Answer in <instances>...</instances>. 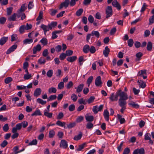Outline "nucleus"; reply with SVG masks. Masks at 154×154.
<instances>
[{
  "label": "nucleus",
  "instance_id": "obj_62",
  "mask_svg": "<svg viewBox=\"0 0 154 154\" xmlns=\"http://www.w3.org/2000/svg\"><path fill=\"white\" fill-rule=\"evenodd\" d=\"M26 86L23 85H17V88L19 90L26 89Z\"/></svg>",
  "mask_w": 154,
  "mask_h": 154
},
{
  "label": "nucleus",
  "instance_id": "obj_44",
  "mask_svg": "<svg viewBox=\"0 0 154 154\" xmlns=\"http://www.w3.org/2000/svg\"><path fill=\"white\" fill-rule=\"evenodd\" d=\"M37 102L39 103H40L42 105L45 104L46 103V101L43 100L42 99L38 98L37 100Z\"/></svg>",
  "mask_w": 154,
  "mask_h": 154
},
{
  "label": "nucleus",
  "instance_id": "obj_48",
  "mask_svg": "<svg viewBox=\"0 0 154 154\" xmlns=\"http://www.w3.org/2000/svg\"><path fill=\"white\" fill-rule=\"evenodd\" d=\"M64 84L63 82H60L58 85V89H63L64 87Z\"/></svg>",
  "mask_w": 154,
  "mask_h": 154
},
{
  "label": "nucleus",
  "instance_id": "obj_58",
  "mask_svg": "<svg viewBox=\"0 0 154 154\" xmlns=\"http://www.w3.org/2000/svg\"><path fill=\"white\" fill-rule=\"evenodd\" d=\"M43 18V12L42 11H40L39 13V15L38 17L36 18L37 21L40 20Z\"/></svg>",
  "mask_w": 154,
  "mask_h": 154
},
{
  "label": "nucleus",
  "instance_id": "obj_56",
  "mask_svg": "<svg viewBox=\"0 0 154 154\" xmlns=\"http://www.w3.org/2000/svg\"><path fill=\"white\" fill-rule=\"evenodd\" d=\"M37 143V140L36 139L33 140L31 142L29 143L28 146L36 145Z\"/></svg>",
  "mask_w": 154,
  "mask_h": 154
},
{
  "label": "nucleus",
  "instance_id": "obj_27",
  "mask_svg": "<svg viewBox=\"0 0 154 154\" xmlns=\"http://www.w3.org/2000/svg\"><path fill=\"white\" fill-rule=\"evenodd\" d=\"M91 33L92 36H94L97 38H99L100 37V34L98 31L93 30Z\"/></svg>",
  "mask_w": 154,
  "mask_h": 154
},
{
  "label": "nucleus",
  "instance_id": "obj_47",
  "mask_svg": "<svg viewBox=\"0 0 154 154\" xmlns=\"http://www.w3.org/2000/svg\"><path fill=\"white\" fill-rule=\"evenodd\" d=\"M26 8V4H24L22 5L19 11L20 12L24 11Z\"/></svg>",
  "mask_w": 154,
  "mask_h": 154
},
{
  "label": "nucleus",
  "instance_id": "obj_52",
  "mask_svg": "<svg viewBox=\"0 0 154 154\" xmlns=\"http://www.w3.org/2000/svg\"><path fill=\"white\" fill-rule=\"evenodd\" d=\"M154 23V15L151 17L149 19V24L151 25Z\"/></svg>",
  "mask_w": 154,
  "mask_h": 154
},
{
  "label": "nucleus",
  "instance_id": "obj_29",
  "mask_svg": "<svg viewBox=\"0 0 154 154\" xmlns=\"http://www.w3.org/2000/svg\"><path fill=\"white\" fill-rule=\"evenodd\" d=\"M77 59V57L75 56H73L68 57L66 58L67 60L70 62H73L75 61Z\"/></svg>",
  "mask_w": 154,
  "mask_h": 154
},
{
  "label": "nucleus",
  "instance_id": "obj_53",
  "mask_svg": "<svg viewBox=\"0 0 154 154\" xmlns=\"http://www.w3.org/2000/svg\"><path fill=\"white\" fill-rule=\"evenodd\" d=\"M12 80V78L11 77H8L5 80V82L6 84H8Z\"/></svg>",
  "mask_w": 154,
  "mask_h": 154
},
{
  "label": "nucleus",
  "instance_id": "obj_4",
  "mask_svg": "<svg viewBox=\"0 0 154 154\" xmlns=\"http://www.w3.org/2000/svg\"><path fill=\"white\" fill-rule=\"evenodd\" d=\"M119 96L120 97L119 99L127 100L128 98V95L126 93L124 92H121L119 94Z\"/></svg>",
  "mask_w": 154,
  "mask_h": 154
},
{
  "label": "nucleus",
  "instance_id": "obj_3",
  "mask_svg": "<svg viewBox=\"0 0 154 154\" xmlns=\"http://www.w3.org/2000/svg\"><path fill=\"white\" fill-rule=\"evenodd\" d=\"M101 77L100 76H98L95 79V84L97 86H101L102 84Z\"/></svg>",
  "mask_w": 154,
  "mask_h": 154
},
{
  "label": "nucleus",
  "instance_id": "obj_35",
  "mask_svg": "<svg viewBox=\"0 0 154 154\" xmlns=\"http://www.w3.org/2000/svg\"><path fill=\"white\" fill-rule=\"evenodd\" d=\"M57 90L54 87H51L48 89V92L50 94L52 93H55L56 92Z\"/></svg>",
  "mask_w": 154,
  "mask_h": 154
},
{
  "label": "nucleus",
  "instance_id": "obj_11",
  "mask_svg": "<svg viewBox=\"0 0 154 154\" xmlns=\"http://www.w3.org/2000/svg\"><path fill=\"white\" fill-rule=\"evenodd\" d=\"M112 5L114 7L116 8L118 10H120L121 7L116 0H114L112 2Z\"/></svg>",
  "mask_w": 154,
  "mask_h": 154
},
{
  "label": "nucleus",
  "instance_id": "obj_64",
  "mask_svg": "<svg viewBox=\"0 0 154 154\" xmlns=\"http://www.w3.org/2000/svg\"><path fill=\"white\" fill-rule=\"evenodd\" d=\"M88 20L89 22L91 23H93L94 21V18L91 15H90L89 16Z\"/></svg>",
  "mask_w": 154,
  "mask_h": 154
},
{
  "label": "nucleus",
  "instance_id": "obj_30",
  "mask_svg": "<svg viewBox=\"0 0 154 154\" xmlns=\"http://www.w3.org/2000/svg\"><path fill=\"white\" fill-rule=\"evenodd\" d=\"M33 40L32 38L30 39H26L24 40L23 41V44L26 45L28 44H30L32 42Z\"/></svg>",
  "mask_w": 154,
  "mask_h": 154
},
{
  "label": "nucleus",
  "instance_id": "obj_46",
  "mask_svg": "<svg viewBox=\"0 0 154 154\" xmlns=\"http://www.w3.org/2000/svg\"><path fill=\"white\" fill-rule=\"evenodd\" d=\"M3 130L5 132H7L9 129L8 124H5L3 127Z\"/></svg>",
  "mask_w": 154,
  "mask_h": 154
},
{
  "label": "nucleus",
  "instance_id": "obj_9",
  "mask_svg": "<svg viewBox=\"0 0 154 154\" xmlns=\"http://www.w3.org/2000/svg\"><path fill=\"white\" fill-rule=\"evenodd\" d=\"M119 97V94H116L115 95H114V93H112L110 95L109 99L112 101H117L118 100Z\"/></svg>",
  "mask_w": 154,
  "mask_h": 154
},
{
  "label": "nucleus",
  "instance_id": "obj_22",
  "mask_svg": "<svg viewBox=\"0 0 154 154\" xmlns=\"http://www.w3.org/2000/svg\"><path fill=\"white\" fill-rule=\"evenodd\" d=\"M82 133L81 132H80L79 134L77 135H75L74 136L73 139L75 140H80L82 137Z\"/></svg>",
  "mask_w": 154,
  "mask_h": 154
},
{
  "label": "nucleus",
  "instance_id": "obj_61",
  "mask_svg": "<svg viewBox=\"0 0 154 154\" xmlns=\"http://www.w3.org/2000/svg\"><path fill=\"white\" fill-rule=\"evenodd\" d=\"M17 35L16 34H13L11 36V41L13 42L17 39Z\"/></svg>",
  "mask_w": 154,
  "mask_h": 154
},
{
  "label": "nucleus",
  "instance_id": "obj_33",
  "mask_svg": "<svg viewBox=\"0 0 154 154\" xmlns=\"http://www.w3.org/2000/svg\"><path fill=\"white\" fill-rule=\"evenodd\" d=\"M38 62L40 64H44L46 62L45 59L43 57H40L38 60Z\"/></svg>",
  "mask_w": 154,
  "mask_h": 154
},
{
  "label": "nucleus",
  "instance_id": "obj_7",
  "mask_svg": "<svg viewBox=\"0 0 154 154\" xmlns=\"http://www.w3.org/2000/svg\"><path fill=\"white\" fill-rule=\"evenodd\" d=\"M42 49L41 46L39 45H37L35 47H34L33 49V53L35 54L37 52L39 51Z\"/></svg>",
  "mask_w": 154,
  "mask_h": 154
},
{
  "label": "nucleus",
  "instance_id": "obj_14",
  "mask_svg": "<svg viewBox=\"0 0 154 154\" xmlns=\"http://www.w3.org/2000/svg\"><path fill=\"white\" fill-rule=\"evenodd\" d=\"M8 39V37L4 36L0 40V45H3L6 42Z\"/></svg>",
  "mask_w": 154,
  "mask_h": 154
},
{
  "label": "nucleus",
  "instance_id": "obj_8",
  "mask_svg": "<svg viewBox=\"0 0 154 154\" xmlns=\"http://www.w3.org/2000/svg\"><path fill=\"white\" fill-rule=\"evenodd\" d=\"M60 146L61 148L66 149L68 146L67 143L65 140H62L60 143Z\"/></svg>",
  "mask_w": 154,
  "mask_h": 154
},
{
  "label": "nucleus",
  "instance_id": "obj_24",
  "mask_svg": "<svg viewBox=\"0 0 154 154\" xmlns=\"http://www.w3.org/2000/svg\"><path fill=\"white\" fill-rule=\"evenodd\" d=\"M42 115L40 110L39 109H36L33 113L31 114V116H41Z\"/></svg>",
  "mask_w": 154,
  "mask_h": 154
},
{
  "label": "nucleus",
  "instance_id": "obj_43",
  "mask_svg": "<svg viewBox=\"0 0 154 154\" xmlns=\"http://www.w3.org/2000/svg\"><path fill=\"white\" fill-rule=\"evenodd\" d=\"M147 7V5H146V4L145 3H144L143 5L140 12H143L144 11Z\"/></svg>",
  "mask_w": 154,
  "mask_h": 154
},
{
  "label": "nucleus",
  "instance_id": "obj_10",
  "mask_svg": "<svg viewBox=\"0 0 154 154\" xmlns=\"http://www.w3.org/2000/svg\"><path fill=\"white\" fill-rule=\"evenodd\" d=\"M41 28L44 31V34L45 35H46V32L47 31H49L50 29L49 28V27L48 25L47 26L44 24H42L41 26Z\"/></svg>",
  "mask_w": 154,
  "mask_h": 154
},
{
  "label": "nucleus",
  "instance_id": "obj_13",
  "mask_svg": "<svg viewBox=\"0 0 154 154\" xmlns=\"http://www.w3.org/2000/svg\"><path fill=\"white\" fill-rule=\"evenodd\" d=\"M126 100H124L119 99V105L120 107L126 106Z\"/></svg>",
  "mask_w": 154,
  "mask_h": 154
},
{
  "label": "nucleus",
  "instance_id": "obj_60",
  "mask_svg": "<svg viewBox=\"0 0 154 154\" xmlns=\"http://www.w3.org/2000/svg\"><path fill=\"white\" fill-rule=\"evenodd\" d=\"M92 111L94 113H97L99 111L98 110V106H93L92 109Z\"/></svg>",
  "mask_w": 154,
  "mask_h": 154
},
{
  "label": "nucleus",
  "instance_id": "obj_59",
  "mask_svg": "<svg viewBox=\"0 0 154 154\" xmlns=\"http://www.w3.org/2000/svg\"><path fill=\"white\" fill-rule=\"evenodd\" d=\"M89 51L92 54L94 53L96 51L95 48L93 46H91L90 48V47Z\"/></svg>",
  "mask_w": 154,
  "mask_h": 154
},
{
  "label": "nucleus",
  "instance_id": "obj_5",
  "mask_svg": "<svg viewBox=\"0 0 154 154\" xmlns=\"http://www.w3.org/2000/svg\"><path fill=\"white\" fill-rule=\"evenodd\" d=\"M69 4V0H65V1L62 3L59 7V8L60 9H61L63 7L67 8Z\"/></svg>",
  "mask_w": 154,
  "mask_h": 154
},
{
  "label": "nucleus",
  "instance_id": "obj_1",
  "mask_svg": "<svg viewBox=\"0 0 154 154\" xmlns=\"http://www.w3.org/2000/svg\"><path fill=\"white\" fill-rule=\"evenodd\" d=\"M106 18H108L112 15V10L111 6H107L106 8Z\"/></svg>",
  "mask_w": 154,
  "mask_h": 154
},
{
  "label": "nucleus",
  "instance_id": "obj_2",
  "mask_svg": "<svg viewBox=\"0 0 154 154\" xmlns=\"http://www.w3.org/2000/svg\"><path fill=\"white\" fill-rule=\"evenodd\" d=\"M137 76L142 77L144 79H145L147 78L146 70H143L140 71L137 74Z\"/></svg>",
  "mask_w": 154,
  "mask_h": 154
},
{
  "label": "nucleus",
  "instance_id": "obj_12",
  "mask_svg": "<svg viewBox=\"0 0 154 154\" xmlns=\"http://www.w3.org/2000/svg\"><path fill=\"white\" fill-rule=\"evenodd\" d=\"M42 92V90L40 88H37L34 91V95L36 97L39 96Z\"/></svg>",
  "mask_w": 154,
  "mask_h": 154
},
{
  "label": "nucleus",
  "instance_id": "obj_42",
  "mask_svg": "<svg viewBox=\"0 0 154 154\" xmlns=\"http://www.w3.org/2000/svg\"><path fill=\"white\" fill-rule=\"evenodd\" d=\"M71 98L73 102H75L77 99L78 97L75 94H72Z\"/></svg>",
  "mask_w": 154,
  "mask_h": 154
},
{
  "label": "nucleus",
  "instance_id": "obj_36",
  "mask_svg": "<svg viewBox=\"0 0 154 154\" xmlns=\"http://www.w3.org/2000/svg\"><path fill=\"white\" fill-rule=\"evenodd\" d=\"M53 71L52 69L49 70L47 72V76L49 78H51L53 75Z\"/></svg>",
  "mask_w": 154,
  "mask_h": 154
},
{
  "label": "nucleus",
  "instance_id": "obj_49",
  "mask_svg": "<svg viewBox=\"0 0 154 154\" xmlns=\"http://www.w3.org/2000/svg\"><path fill=\"white\" fill-rule=\"evenodd\" d=\"M93 79V77L92 76H90L87 80V83L88 84V87H89L90 84L92 82Z\"/></svg>",
  "mask_w": 154,
  "mask_h": 154
},
{
  "label": "nucleus",
  "instance_id": "obj_17",
  "mask_svg": "<svg viewBox=\"0 0 154 154\" xmlns=\"http://www.w3.org/2000/svg\"><path fill=\"white\" fill-rule=\"evenodd\" d=\"M137 83L140 88H143L146 86L145 83L141 80H138L137 81Z\"/></svg>",
  "mask_w": 154,
  "mask_h": 154
},
{
  "label": "nucleus",
  "instance_id": "obj_26",
  "mask_svg": "<svg viewBox=\"0 0 154 154\" xmlns=\"http://www.w3.org/2000/svg\"><path fill=\"white\" fill-rule=\"evenodd\" d=\"M24 150V149H23L21 150L18 151V147L17 146H15L14 147L13 149V150L14 152V154H17V153L23 151Z\"/></svg>",
  "mask_w": 154,
  "mask_h": 154
},
{
  "label": "nucleus",
  "instance_id": "obj_34",
  "mask_svg": "<svg viewBox=\"0 0 154 154\" xmlns=\"http://www.w3.org/2000/svg\"><path fill=\"white\" fill-rule=\"evenodd\" d=\"M152 42H148L147 46V49L148 51H151L152 48Z\"/></svg>",
  "mask_w": 154,
  "mask_h": 154
},
{
  "label": "nucleus",
  "instance_id": "obj_16",
  "mask_svg": "<svg viewBox=\"0 0 154 154\" xmlns=\"http://www.w3.org/2000/svg\"><path fill=\"white\" fill-rule=\"evenodd\" d=\"M84 85L83 84H81L77 87V88L75 87V88L77 89L76 92L79 93L80 92L82 91L84 87Z\"/></svg>",
  "mask_w": 154,
  "mask_h": 154
},
{
  "label": "nucleus",
  "instance_id": "obj_45",
  "mask_svg": "<svg viewBox=\"0 0 154 154\" xmlns=\"http://www.w3.org/2000/svg\"><path fill=\"white\" fill-rule=\"evenodd\" d=\"M134 41L132 39H130L128 41V45L130 47H132L134 44Z\"/></svg>",
  "mask_w": 154,
  "mask_h": 154
},
{
  "label": "nucleus",
  "instance_id": "obj_41",
  "mask_svg": "<svg viewBox=\"0 0 154 154\" xmlns=\"http://www.w3.org/2000/svg\"><path fill=\"white\" fill-rule=\"evenodd\" d=\"M83 11L82 8H80L76 12V14L78 16H79L82 14Z\"/></svg>",
  "mask_w": 154,
  "mask_h": 154
},
{
  "label": "nucleus",
  "instance_id": "obj_38",
  "mask_svg": "<svg viewBox=\"0 0 154 154\" xmlns=\"http://www.w3.org/2000/svg\"><path fill=\"white\" fill-rule=\"evenodd\" d=\"M40 42L44 45H45L48 44V41L47 39L45 38H42Z\"/></svg>",
  "mask_w": 154,
  "mask_h": 154
},
{
  "label": "nucleus",
  "instance_id": "obj_55",
  "mask_svg": "<svg viewBox=\"0 0 154 154\" xmlns=\"http://www.w3.org/2000/svg\"><path fill=\"white\" fill-rule=\"evenodd\" d=\"M57 98V96L56 95H51L48 98V101H51L55 100Z\"/></svg>",
  "mask_w": 154,
  "mask_h": 154
},
{
  "label": "nucleus",
  "instance_id": "obj_63",
  "mask_svg": "<svg viewBox=\"0 0 154 154\" xmlns=\"http://www.w3.org/2000/svg\"><path fill=\"white\" fill-rule=\"evenodd\" d=\"M66 54L64 53H62L60 56L59 58L60 60H64L66 57Z\"/></svg>",
  "mask_w": 154,
  "mask_h": 154
},
{
  "label": "nucleus",
  "instance_id": "obj_37",
  "mask_svg": "<svg viewBox=\"0 0 154 154\" xmlns=\"http://www.w3.org/2000/svg\"><path fill=\"white\" fill-rule=\"evenodd\" d=\"M85 143H83L82 144L80 145L76 149V150L78 151H81L84 148L85 146Z\"/></svg>",
  "mask_w": 154,
  "mask_h": 154
},
{
  "label": "nucleus",
  "instance_id": "obj_40",
  "mask_svg": "<svg viewBox=\"0 0 154 154\" xmlns=\"http://www.w3.org/2000/svg\"><path fill=\"white\" fill-rule=\"evenodd\" d=\"M73 83L72 81H69L66 85V88L67 89H69L73 86Z\"/></svg>",
  "mask_w": 154,
  "mask_h": 154
},
{
  "label": "nucleus",
  "instance_id": "obj_21",
  "mask_svg": "<svg viewBox=\"0 0 154 154\" xmlns=\"http://www.w3.org/2000/svg\"><path fill=\"white\" fill-rule=\"evenodd\" d=\"M16 14L14 13L11 16L8 18V20L10 21H15L16 20Z\"/></svg>",
  "mask_w": 154,
  "mask_h": 154
},
{
  "label": "nucleus",
  "instance_id": "obj_18",
  "mask_svg": "<svg viewBox=\"0 0 154 154\" xmlns=\"http://www.w3.org/2000/svg\"><path fill=\"white\" fill-rule=\"evenodd\" d=\"M103 116L105 120L108 121L109 120V113L107 110H104L103 112Z\"/></svg>",
  "mask_w": 154,
  "mask_h": 154
},
{
  "label": "nucleus",
  "instance_id": "obj_54",
  "mask_svg": "<svg viewBox=\"0 0 154 154\" xmlns=\"http://www.w3.org/2000/svg\"><path fill=\"white\" fill-rule=\"evenodd\" d=\"M94 119V117L93 116H88L86 117V119L87 121L92 122Z\"/></svg>",
  "mask_w": 154,
  "mask_h": 154
},
{
  "label": "nucleus",
  "instance_id": "obj_28",
  "mask_svg": "<svg viewBox=\"0 0 154 154\" xmlns=\"http://www.w3.org/2000/svg\"><path fill=\"white\" fill-rule=\"evenodd\" d=\"M57 22H54L48 24V25L50 29L51 30L57 25Z\"/></svg>",
  "mask_w": 154,
  "mask_h": 154
},
{
  "label": "nucleus",
  "instance_id": "obj_6",
  "mask_svg": "<svg viewBox=\"0 0 154 154\" xmlns=\"http://www.w3.org/2000/svg\"><path fill=\"white\" fill-rule=\"evenodd\" d=\"M17 45L15 44L12 45L6 51V54H9L11 52L14 51L17 48Z\"/></svg>",
  "mask_w": 154,
  "mask_h": 154
},
{
  "label": "nucleus",
  "instance_id": "obj_15",
  "mask_svg": "<svg viewBox=\"0 0 154 154\" xmlns=\"http://www.w3.org/2000/svg\"><path fill=\"white\" fill-rule=\"evenodd\" d=\"M110 52V49L107 46L105 47V49L103 51V53L105 57H107Z\"/></svg>",
  "mask_w": 154,
  "mask_h": 154
},
{
  "label": "nucleus",
  "instance_id": "obj_50",
  "mask_svg": "<svg viewBox=\"0 0 154 154\" xmlns=\"http://www.w3.org/2000/svg\"><path fill=\"white\" fill-rule=\"evenodd\" d=\"M84 119V117L82 116H78L76 119V121L77 123L82 122Z\"/></svg>",
  "mask_w": 154,
  "mask_h": 154
},
{
  "label": "nucleus",
  "instance_id": "obj_23",
  "mask_svg": "<svg viewBox=\"0 0 154 154\" xmlns=\"http://www.w3.org/2000/svg\"><path fill=\"white\" fill-rule=\"evenodd\" d=\"M90 49V46L88 45H85L83 48V51L85 53H87L89 52Z\"/></svg>",
  "mask_w": 154,
  "mask_h": 154
},
{
  "label": "nucleus",
  "instance_id": "obj_20",
  "mask_svg": "<svg viewBox=\"0 0 154 154\" xmlns=\"http://www.w3.org/2000/svg\"><path fill=\"white\" fill-rule=\"evenodd\" d=\"M44 115L48 118H51L52 117L53 113L49 112L47 110L45 109L44 111Z\"/></svg>",
  "mask_w": 154,
  "mask_h": 154
},
{
  "label": "nucleus",
  "instance_id": "obj_57",
  "mask_svg": "<svg viewBox=\"0 0 154 154\" xmlns=\"http://www.w3.org/2000/svg\"><path fill=\"white\" fill-rule=\"evenodd\" d=\"M75 106L73 104H71L69 106V110L71 112L75 110Z\"/></svg>",
  "mask_w": 154,
  "mask_h": 154
},
{
  "label": "nucleus",
  "instance_id": "obj_31",
  "mask_svg": "<svg viewBox=\"0 0 154 154\" xmlns=\"http://www.w3.org/2000/svg\"><path fill=\"white\" fill-rule=\"evenodd\" d=\"M78 102L80 104L85 105L87 103V100L86 99H84L83 98H81L78 100Z\"/></svg>",
  "mask_w": 154,
  "mask_h": 154
},
{
  "label": "nucleus",
  "instance_id": "obj_25",
  "mask_svg": "<svg viewBox=\"0 0 154 154\" xmlns=\"http://www.w3.org/2000/svg\"><path fill=\"white\" fill-rule=\"evenodd\" d=\"M117 117L119 121V122L121 124L124 123L125 122V120L124 118H122V116L121 115L118 114L117 115Z\"/></svg>",
  "mask_w": 154,
  "mask_h": 154
},
{
  "label": "nucleus",
  "instance_id": "obj_39",
  "mask_svg": "<svg viewBox=\"0 0 154 154\" xmlns=\"http://www.w3.org/2000/svg\"><path fill=\"white\" fill-rule=\"evenodd\" d=\"M55 135V132L54 130L50 131L49 133V137L50 138H53Z\"/></svg>",
  "mask_w": 154,
  "mask_h": 154
},
{
  "label": "nucleus",
  "instance_id": "obj_32",
  "mask_svg": "<svg viewBox=\"0 0 154 154\" xmlns=\"http://www.w3.org/2000/svg\"><path fill=\"white\" fill-rule=\"evenodd\" d=\"M25 30V25H24L21 26L19 28V31L20 34H23Z\"/></svg>",
  "mask_w": 154,
  "mask_h": 154
},
{
  "label": "nucleus",
  "instance_id": "obj_51",
  "mask_svg": "<svg viewBox=\"0 0 154 154\" xmlns=\"http://www.w3.org/2000/svg\"><path fill=\"white\" fill-rule=\"evenodd\" d=\"M56 124L59 126L63 127L65 125L66 123L65 122H62L60 121H58L56 122Z\"/></svg>",
  "mask_w": 154,
  "mask_h": 154
},
{
  "label": "nucleus",
  "instance_id": "obj_19",
  "mask_svg": "<svg viewBox=\"0 0 154 154\" xmlns=\"http://www.w3.org/2000/svg\"><path fill=\"white\" fill-rule=\"evenodd\" d=\"M128 105L136 109L139 108L140 107L139 105L138 104L136 103L133 101H131V102L129 103Z\"/></svg>",
  "mask_w": 154,
  "mask_h": 154
}]
</instances>
